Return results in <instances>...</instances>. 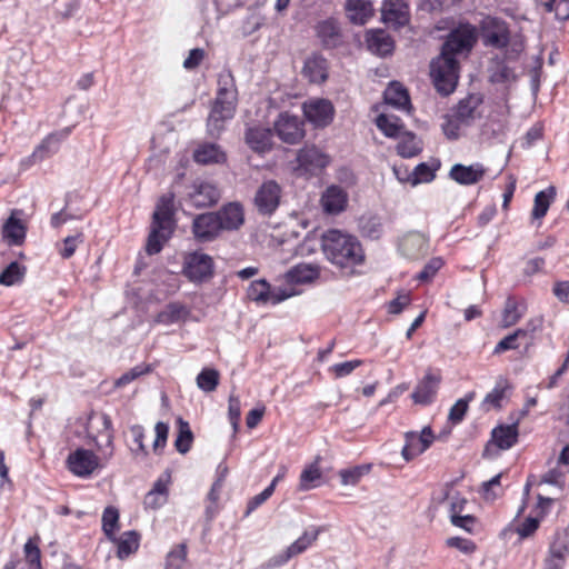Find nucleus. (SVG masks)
<instances>
[{
  "mask_svg": "<svg viewBox=\"0 0 569 569\" xmlns=\"http://www.w3.org/2000/svg\"><path fill=\"white\" fill-rule=\"evenodd\" d=\"M477 29L466 22L459 23L446 37L440 54L430 62V76L435 88L441 96L451 94L459 79V61L457 56L470 52L477 42Z\"/></svg>",
  "mask_w": 569,
  "mask_h": 569,
  "instance_id": "nucleus-1",
  "label": "nucleus"
},
{
  "mask_svg": "<svg viewBox=\"0 0 569 569\" xmlns=\"http://www.w3.org/2000/svg\"><path fill=\"white\" fill-rule=\"evenodd\" d=\"M321 250L326 259L342 270H352L365 262V250L356 236L329 229L321 236Z\"/></svg>",
  "mask_w": 569,
  "mask_h": 569,
  "instance_id": "nucleus-2",
  "label": "nucleus"
},
{
  "mask_svg": "<svg viewBox=\"0 0 569 569\" xmlns=\"http://www.w3.org/2000/svg\"><path fill=\"white\" fill-rule=\"evenodd\" d=\"M174 193L162 194L152 216L151 231L148 236L146 251L148 254H157L162 250L163 243L174 231Z\"/></svg>",
  "mask_w": 569,
  "mask_h": 569,
  "instance_id": "nucleus-3",
  "label": "nucleus"
},
{
  "mask_svg": "<svg viewBox=\"0 0 569 569\" xmlns=\"http://www.w3.org/2000/svg\"><path fill=\"white\" fill-rule=\"evenodd\" d=\"M182 274L193 283L209 281L214 274L212 257L200 251L188 253L183 259Z\"/></svg>",
  "mask_w": 569,
  "mask_h": 569,
  "instance_id": "nucleus-4",
  "label": "nucleus"
},
{
  "mask_svg": "<svg viewBox=\"0 0 569 569\" xmlns=\"http://www.w3.org/2000/svg\"><path fill=\"white\" fill-rule=\"evenodd\" d=\"M320 531L321 530L319 528L315 527H312L309 530H306L297 540H295L284 550L272 556L266 562L261 563L260 569H274L282 567L290 559L303 553L309 547H311L312 543L317 541Z\"/></svg>",
  "mask_w": 569,
  "mask_h": 569,
  "instance_id": "nucleus-5",
  "label": "nucleus"
},
{
  "mask_svg": "<svg viewBox=\"0 0 569 569\" xmlns=\"http://www.w3.org/2000/svg\"><path fill=\"white\" fill-rule=\"evenodd\" d=\"M238 99L216 97L209 117L207 119V131L212 138H218L224 130L227 121L234 117Z\"/></svg>",
  "mask_w": 569,
  "mask_h": 569,
  "instance_id": "nucleus-6",
  "label": "nucleus"
},
{
  "mask_svg": "<svg viewBox=\"0 0 569 569\" xmlns=\"http://www.w3.org/2000/svg\"><path fill=\"white\" fill-rule=\"evenodd\" d=\"M220 190L209 181L196 180L187 190L186 200L196 209L210 208L218 203Z\"/></svg>",
  "mask_w": 569,
  "mask_h": 569,
  "instance_id": "nucleus-7",
  "label": "nucleus"
},
{
  "mask_svg": "<svg viewBox=\"0 0 569 569\" xmlns=\"http://www.w3.org/2000/svg\"><path fill=\"white\" fill-rule=\"evenodd\" d=\"M295 170L300 174L316 176L329 164L330 159L316 146H305L297 152Z\"/></svg>",
  "mask_w": 569,
  "mask_h": 569,
  "instance_id": "nucleus-8",
  "label": "nucleus"
},
{
  "mask_svg": "<svg viewBox=\"0 0 569 569\" xmlns=\"http://www.w3.org/2000/svg\"><path fill=\"white\" fill-rule=\"evenodd\" d=\"M191 233L198 243L216 241L222 231L214 211L196 214L191 223Z\"/></svg>",
  "mask_w": 569,
  "mask_h": 569,
  "instance_id": "nucleus-9",
  "label": "nucleus"
},
{
  "mask_svg": "<svg viewBox=\"0 0 569 569\" xmlns=\"http://www.w3.org/2000/svg\"><path fill=\"white\" fill-rule=\"evenodd\" d=\"M281 187L274 180L263 181L257 189L253 204L259 214L270 217L280 204Z\"/></svg>",
  "mask_w": 569,
  "mask_h": 569,
  "instance_id": "nucleus-10",
  "label": "nucleus"
},
{
  "mask_svg": "<svg viewBox=\"0 0 569 569\" xmlns=\"http://www.w3.org/2000/svg\"><path fill=\"white\" fill-rule=\"evenodd\" d=\"M435 435L431 427L426 426L420 433L408 431L405 433V446L401 449L402 458L409 462L423 453L433 442Z\"/></svg>",
  "mask_w": 569,
  "mask_h": 569,
  "instance_id": "nucleus-11",
  "label": "nucleus"
},
{
  "mask_svg": "<svg viewBox=\"0 0 569 569\" xmlns=\"http://www.w3.org/2000/svg\"><path fill=\"white\" fill-rule=\"evenodd\" d=\"M442 377L439 370L428 369L423 378L417 383L411 398L415 403L428 406L436 399Z\"/></svg>",
  "mask_w": 569,
  "mask_h": 569,
  "instance_id": "nucleus-12",
  "label": "nucleus"
},
{
  "mask_svg": "<svg viewBox=\"0 0 569 569\" xmlns=\"http://www.w3.org/2000/svg\"><path fill=\"white\" fill-rule=\"evenodd\" d=\"M302 126L303 123L300 121L299 117L283 112L279 114L274 122V130L281 141L296 144L305 136Z\"/></svg>",
  "mask_w": 569,
  "mask_h": 569,
  "instance_id": "nucleus-13",
  "label": "nucleus"
},
{
  "mask_svg": "<svg viewBox=\"0 0 569 569\" xmlns=\"http://www.w3.org/2000/svg\"><path fill=\"white\" fill-rule=\"evenodd\" d=\"M303 114L316 128H325L332 122L335 108L327 99L312 100L303 104Z\"/></svg>",
  "mask_w": 569,
  "mask_h": 569,
  "instance_id": "nucleus-14",
  "label": "nucleus"
},
{
  "mask_svg": "<svg viewBox=\"0 0 569 569\" xmlns=\"http://www.w3.org/2000/svg\"><path fill=\"white\" fill-rule=\"evenodd\" d=\"M68 469L78 477H88L99 467V458L88 449L79 448L67 459Z\"/></svg>",
  "mask_w": 569,
  "mask_h": 569,
  "instance_id": "nucleus-15",
  "label": "nucleus"
},
{
  "mask_svg": "<svg viewBox=\"0 0 569 569\" xmlns=\"http://www.w3.org/2000/svg\"><path fill=\"white\" fill-rule=\"evenodd\" d=\"M214 213L218 217L221 231H238L244 224V209L238 201L224 203Z\"/></svg>",
  "mask_w": 569,
  "mask_h": 569,
  "instance_id": "nucleus-16",
  "label": "nucleus"
},
{
  "mask_svg": "<svg viewBox=\"0 0 569 569\" xmlns=\"http://www.w3.org/2000/svg\"><path fill=\"white\" fill-rule=\"evenodd\" d=\"M483 103V98L479 93L468 94L466 98L459 100V102L451 109V112L462 122L463 127H470L473 122L481 118L479 107Z\"/></svg>",
  "mask_w": 569,
  "mask_h": 569,
  "instance_id": "nucleus-17",
  "label": "nucleus"
},
{
  "mask_svg": "<svg viewBox=\"0 0 569 569\" xmlns=\"http://www.w3.org/2000/svg\"><path fill=\"white\" fill-rule=\"evenodd\" d=\"M72 128L66 127L46 136L32 152L34 160H43L60 149V144L71 134Z\"/></svg>",
  "mask_w": 569,
  "mask_h": 569,
  "instance_id": "nucleus-18",
  "label": "nucleus"
},
{
  "mask_svg": "<svg viewBox=\"0 0 569 569\" xmlns=\"http://www.w3.org/2000/svg\"><path fill=\"white\" fill-rule=\"evenodd\" d=\"M315 30L325 49H335L342 44L341 28L337 19L321 20L316 24Z\"/></svg>",
  "mask_w": 569,
  "mask_h": 569,
  "instance_id": "nucleus-19",
  "label": "nucleus"
},
{
  "mask_svg": "<svg viewBox=\"0 0 569 569\" xmlns=\"http://www.w3.org/2000/svg\"><path fill=\"white\" fill-rule=\"evenodd\" d=\"M483 42L496 49L506 48L510 42V30L505 21L490 19L483 29Z\"/></svg>",
  "mask_w": 569,
  "mask_h": 569,
  "instance_id": "nucleus-20",
  "label": "nucleus"
},
{
  "mask_svg": "<svg viewBox=\"0 0 569 569\" xmlns=\"http://www.w3.org/2000/svg\"><path fill=\"white\" fill-rule=\"evenodd\" d=\"M381 16L388 24L405 27L410 21L409 6L402 0H387L382 4Z\"/></svg>",
  "mask_w": 569,
  "mask_h": 569,
  "instance_id": "nucleus-21",
  "label": "nucleus"
},
{
  "mask_svg": "<svg viewBox=\"0 0 569 569\" xmlns=\"http://www.w3.org/2000/svg\"><path fill=\"white\" fill-rule=\"evenodd\" d=\"M366 43L370 52L379 57H387L393 52L395 41L382 29H371L366 32Z\"/></svg>",
  "mask_w": 569,
  "mask_h": 569,
  "instance_id": "nucleus-22",
  "label": "nucleus"
},
{
  "mask_svg": "<svg viewBox=\"0 0 569 569\" xmlns=\"http://www.w3.org/2000/svg\"><path fill=\"white\" fill-rule=\"evenodd\" d=\"M399 250L408 259H419L428 252V240L421 232H409L401 239Z\"/></svg>",
  "mask_w": 569,
  "mask_h": 569,
  "instance_id": "nucleus-23",
  "label": "nucleus"
},
{
  "mask_svg": "<svg viewBox=\"0 0 569 569\" xmlns=\"http://www.w3.org/2000/svg\"><path fill=\"white\" fill-rule=\"evenodd\" d=\"M246 143L251 150L264 153L272 149V131L260 126L250 127L244 133Z\"/></svg>",
  "mask_w": 569,
  "mask_h": 569,
  "instance_id": "nucleus-24",
  "label": "nucleus"
},
{
  "mask_svg": "<svg viewBox=\"0 0 569 569\" xmlns=\"http://www.w3.org/2000/svg\"><path fill=\"white\" fill-rule=\"evenodd\" d=\"M485 168L481 163L465 166L456 163L449 172V177L459 184L470 186L479 182L485 176Z\"/></svg>",
  "mask_w": 569,
  "mask_h": 569,
  "instance_id": "nucleus-25",
  "label": "nucleus"
},
{
  "mask_svg": "<svg viewBox=\"0 0 569 569\" xmlns=\"http://www.w3.org/2000/svg\"><path fill=\"white\" fill-rule=\"evenodd\" d=\"M101 429L97 437L93 438L97 449L102 453L103 458L110 459L113 456V428L112 420L107 413H101Z\"/></svg>",
  "mask_w": 569,
  "mask_h": 569,
  "instance_id": "nucleus-26",
  "label": "nucleus"
},
{
  "mask_svg": "<svg viewBox=\"0 0 569 569\" xmlns=\"http://www.w3.org/2000/svg\"><path fill=\"white\" fill-rule=\"evenodd\" d=\"M348 203L347 192L339 186H330L321 197L323 211L329 214L342 212Z\"/></svg>",
  "mask_w": 569,
  "mask_h": 569,
  "instance_id": "nucleus-27",
  "label": "nucleus"
},
{
  "mask_svg": "<svg viewBox=\"0 0 569 569\" xmlns=\"http://www.w3.org/2000/svg\"><path fill=\"white\" fill-rule=\"evenodd\" d=\"M302 73L306 78L309 79L310 82H325L328 78L327 59L319 53H313L312 56L306 59L302 68Z\"/></svg>",
  "mask_w": 569,
  "mask_h": 569,
  "instance_id": "nucleus-28",
  "label": "nucleus"
},
{
  "mask_svg": "<svg viewBox=\"0 0 569 569\" xmlns=\"http://www.w3.org/2000/svg\"><path fill=\"white\" fill-rule=\"evenodd\" d=\"M320 276L318 266L299 263L284 273V280L289 284L311 283Z\"/></svg>",
  "mask_w": 569,
  "mask_h": 569,
  "instance_id": "nucleus-29",
  "label": "nucleus"
},
{
  "mask_svg": "<svg viewBox=\"0 0 569 569\" xmlns=\"http://www.w3.org/2000/svg\"><path fill=\"white\" fill-rule=\"evenodd\" d=\"M17 212L14 210L2 226V237L10 246H21L27 236V227L16 218Z\"/></svg>",
  "mask_w": 569,
  "mask_h": 569,
  "instance_id": "nucleus-30",
  "label": "nucleus"
},
{
  "mask_svg": "<svg viewBox=\"0 0 569 569\" xmlns=\"http://www.w3.org/2000/svg\"><path fill=\"white\" fill-rule=\"evenodd\" d=\"M345 9L353 24L362 26L373 16L372 2L368 0H348Z\"/></svg>",
  "mask_w": 569,
  "mask_h": 569,
  "instance_id": "nucleus-31",
  "label": "nucleus"
},
{
  "mask_svg": "<svg viewBox=\"0 0 569 569\" xmlns=\"http://www.w3.org/2000/svg\"><path fill=\"white\" fill-rule=\"evenodd\" d=\"M193 159L201 164L224 163L227 154L217 143H202L194 150Z\"/></svg>",
  "mask_w": 569,
  "mask_h": 569,
  "instance_id": "nucleus-32",
  "label": "nucleus"
},
{
  "mask_svg": "<svg viewBox=\"0 0 569 569\" xmlns=\"http://www.w3.org/2000/svg\"><path fill=\"white\" fill-rule=\"evenodd\" d=\"M491 437L501 450H508L518 441V425H500L492 429Z\"/></svg>",
  "mask_w": 569,
  "mask_h": 569,
  "instance_id": "nucleus-33",
  "label": "nucleus"
},
{
  "mask_svg": "<svg viewBox=\"0 0 569 569\" xmlns=\"http://www.w3.org/2000/svg\"><path fill=\"white\" fill-rule=\"evenodd\" d=\"M271 284L266 279L253 280L249 283L246 296L257 306L271 305Z\"/></svg>",
  "mask_w": 569,
  "mask_h": 569,
  "instance_id": "nucleus-34",
  "label": "nucleus"
},
{
  "mask_svg": "<svg viewBox=\"0 0 569 569\" xmlns=\"http://www.w3.org/2000/svg\"><path fill=\"white\" fill-rule=\"evenodd\" d=\"M189 316V310L181 302H169L158 315L156 316V322L161 325L177 323Z\"/></svg>",
  "mask_w": 569,
  "mask_h": 569,
  "instance_id": "nucleus-35",
  "label": "nucleus"
},
{
  "mask_svg": "<svg viewBox=\"0 0 569 569\" xmlns=\"http://www.w3.org/2000/svg\"><path fill=\"white\" fill-rule=\"evenodd\" d=\"M385 101L397 109L410 107V97L407 89L399 82H391L385 91Z\"/></svg>",
  "mask_w": 569,
  "mask_h": 569,
  "instance_id": "nucleus-36",
  "label": "nucleus"
},
{
  "mask_svg": "<svg viewBox=\"0 0 569 569\" xmlns=\"http://www.w3.org/2000/svg\"><path fill=\"white\" fill-rule=\"evenodd\" d=\"M140 535L136 530L123 532L117 540H111L117 545V557L126 559L134 553L139 548Z\"/></svg>",
  "mask_w": 569,
  "mask_h": 569,
  "instance_id": "nucleus-37",
  "label": "nucleus"
},
{
  "mask_svg": "<svg viewBox=\"0 0 569 569\" xmlns=\"http://www.w3.org/2000/svg\"><path fill=\"white\" fill-rule=\"evenodd\" d=\"M510 388L508 380L500 378L493 389L487 393L482 400L481 407L485 411H489L491 408L501 409L502 400L506 397V391Z\"/></svg>",
  "mask_w": 569,
  "mask_h": 569,
  "instance_id": "nucleus-38",
  "label": "nucleus"
},
{
  "mask_svg": "<svg viewBox=\"0 0 569 569\" xmlns=\"http://www.w3.org/2000/svg\"><path fill=\"white\" fill-rule=\"evenodd\" d=\"M376 124L389 138H400L406 131L401 120L395 116L381 113L377 117Z\"/></svg>",
  "mask_w": 569,
  "mask_h": 569,
  "instance_id": "nucleus-39",
  "label": "nucleus"
},
{
  "mask_svg": "<svg viewBox=\"0 0 569 569\" xmlns=\"http://www.w3.org/2000/svg\"><path fill=\"white\" fill-rule=\"evenodd\" d=\"M556 196V188L550 186L545 190L539 191L535 196L533 208L531 211L532 219H542Z\"/></svg>",
  "mask_w": 569,
  "mask_h": 569,
  "instance_id": "nucleus-40",
  "label": "nucleus"
},
{
  "mask_svg": "<svg viewBox=\"0 0 569 569\" xmlns=\"http://www.w3.org/2000/svg\"><path fill=\"white\" fill-rule=\"evenodd\" d=\"M422 150L421 142L416 134L410 131H403L400 141L397 144V153L402 158H413Z\"/></svg>",
  "mask_w": 569,
  "mask_h": 569,
  "instance_id": "nucleus-41",
  "label": "nucleus"
},
{
  "mask_svg": "<svg viewBox=\"0 0 569 569\" xmlns=\"http://www.w3.org/2000/svg\"><path fill=\"white\" fill-rule=\"evenodd\" d=\"M359 229L363 237L377 240L382 236L381 219L376 214H363L359 218Z\"/></svg>",
  "mask_w": 569,
  "mask_h": 569,
  "instance_id": "nucleus-42",
  "label": "nucleus"
},
{
  "mask_svg": "<svg viewBox=\"0 0 569 569\" xmlns=\"http://www.w3.org/2000/svg\"><path fill=\"white\" fill-rule=\"evenodd\" d=\"M177 425L178 435L174 440V447L178 452L184 455L191 449L193 442V433L191 431L189 422L186 421L182 417L177 418Z\"/></svg>",
  "mask_w": 569,
  "mask_h": 569,
  "instance_id": "nucleus-43",
  "label": "nucleus"
},
{
  "mask_svg": "<svg viewBox=\"0 0 569 569\" xmlns=\"http://www.w3.org/2000/svg\"><path fill=\"white\" fill-rule=\"evenodd\" d=\"M543 326V317L536 316L530 318L522 328H518L516 332H519L518 338L522 341L526 349H529L535 342V335L540 331Z\"/></svg>",
  "mask_w": 569,
  "mask_h": 569,
  "instance_id": "nucleus-44",
  "label": "nucleus"
},
{
  "mask_svg": "<svg viewBox=\"0 0 569 569\" xmlns=\"http://www.w3.org/2000/svg\"><path fill=\"white\" fill-rule=\"evenodd\" d=\"M217 84L216 97L238 99L234 77L230 69H224L218 74Z\"/></svg>",
  "mask_w": 569,
  "mask_h": 569,
  "instance_id": "nucleus-45",
  "label": "nucleus"
},
{
  "mask_svg": "<svg viewBox=\"0 0 569 569\" xmlns=\"http://www.w3.org/2000/svg\"><path fill=\"white\" fill-rule=\"evenodd\" d=\"M167 497V485L161 479H158L154 482L153 488L147 493L144 505L151 509H158L166 503Z\"/></svg>",
  "mask_w": 569,
  "mask_h": 569,
  "instance_id": "nucleus-46",
  "label": "nucleus"
},
{
  "mask_svg": "<svg viewBox=\"0 0 569 569\" xmlns=\"http://www.w3.org/2000/svg\"><path fill=\"white\" fill-rule=\"evenodd\" d=\"M102 531L109 540H117L116 530L119 528V511L116 507L109 506L102 513Z\"/></svg>",
  "mask_w": 569,
  "mask_h": 569,
  "instance_id": "nucleus-47",
  "label": "nucleus"
},
{
  "mask_svg": "<svg viewBox=\"0 0 569 569\" xmlns=\"http://www.w3.org/2000/svg\"><path fill=\"white\" fill-rule=\"evenodd\" d=\"M219 371L213 368H203L197 376V386L204 392H212L219 385Z\"/></svg>",
  "mask_w": 569,
  "mask_h": 569,
  "instance_id": "nucleus-48",
  "label": "nucleus"
},
{
  "mask_svg": "<svg viewBox=\"0 0 569 569\" xmlns=\"http://www.w3.org/2000/svg\"><path fill=\"white\" fill-rule=\"evenodd\" d=\"M523 313L525 311L519 308L517 300L513 297H508L502 312V327L508 328L516 325Z\"/></svg>",
  "mask_w": 569,
  "mask_h": 569,
  "instance_id": "nucleus-49",
  "label": "nucleus"
},
{
  "mask_svg": "<svg viewBox=\"0 0 569 569\" xmlns=\"http://www.w3.org/2000/svg\"><path fill=\"white\" fill-rule=\"evenodd\" d=\"M26 270L24 266H21L17 261H12L0 273V283L4 286H13L22 281Z\"/></svg>",
  "mask_w": 569,
  "mask_h": 569,
  "instance_id": "nucleus-50",
  "label": "nucleus"
},
{
  "mask_svg": "<svg viewBox=\"0 0 569 569\" xmlns=\"http://www.w3.org/2000/svg\"><path fill=\"white\" fill-rule=\"evenodd\" d=\"M516 79L512 68H510L503 60H498L493 63L490 70V82L492 83H507Z\"/></svg>",
  "mask_w": 569,
  "mask_h": 569,
  "instance_id": "nucleus-51",
  "label": "nucleus"
},
{
  "mask_svg": "<svg viewBox=\"0 0 569 569\" xmlns=\"http://www.w3.org/2000/svg\"><path fill=\"white\" fill-rule=\"evenodd\" d=\"M370 470V465L355 466L352 468L341 469L339 471V477L343 486H356L365 475L369 473Z\"/></svg>",
  "mask_w": 569,
  "mask_h": 569,
  "instance_id": "nucleus-52",
  "label": "nucleus"
},
{
  "mask_svg": "<svg viewBox=\"0 0 569 569\" xmlns=\"http://www.w3.org/2000/svg\"><path fill=\"white\" fill-rule=\"evenodd\" d=\"M321 470L317 463H311L300 475L299 489L302 491L310 490L318 486L317 481L321 479Z\"/></svg>",
  "mask_w": 569,
  "mask_h": 569,
  "instance_id": "nucleus-53",
  "label": "nucleus"
},
{
  "mask_svg": "<svg viewBox=\"0 0 569 569\" xmlns=\"http://www.w3.org/2000/svg\"><path fill=\"white\" fill-rule=\"evenodd\" d=\"M475 398V392H468L463 398L458 399L455 405L450 408L448 419L451 423H460L468 410L469 402Z\"/></svg>",
  "mask_w": 569,
  "mask_h": 569,
  "instance_id": "nucleus-54",
  "label": "nucleus"
},
{
  "mask_svg": "<svg viewBox=\"0 0 569 569\" xmlns=\"http://www.w3.org/2000/svg\"><path fill=\"white\" fill-rule=\"evenodd\" d=\"M555 558L567 560L569 556V537L566 532H557L553 541L549 546V551Z\"/></svg>",
  "mask_w": 569,
  "mask_h": 569,
  "instance_id": "nucleus-55",
  "label": "nucleus"
},
{
  "mask_svg": "<svg viewBox=\"0 0 569 569\" xmlns=\"http://www.w3.org/2000/svg\"><path fill=\"white\" fill-rule=\"evenodd\" d=\"M130 433L132 436L133 445L130 447L131 452L136 457L146 458L148 456L147 447L144 446V428L141 425H133L129 428Z\"/></svg>",
  "mask_w": 569,
  "mask_h": 569,
  "instance_id": "nucleus-56",
  "label": "nucleus"
},
{
  "mask_svg": "<svg viewBox=\"0 0 569 569\" xmlns=\"http://www.w3.org/2000/svg\"><path fill=\"white\" fill-rule=\"evenodd\" d=\"M566 466L559 465V460L557 461V466L549 471H547L542 477L540 482L548 483L552 486H557L559 488H563L566 483Z\"/></svg>",
  "mask_w": 569,
  "mask_h": 569,
  "instance_id": "nucleus-57",
  "label": "nucleus"
},
{
  "mask_svg": "<svg viewBox=\"0 0 569 569\" xmlns=\"http://www.w3.org/2000/svg\"><path fill=\"white\" fill-rule=\"evenodd\" d=\"M187 559V545L179 543L171 551L168 552L166 558V567L172 569H181Z\"/></svg>",
  "mask_w": 569,
  "mask_h": 569,
  "instance_id": "nucleus-58",
  "label": "nucleus"
},
{
  "mask_svg": "<svg viewBox=\"0 0 569 569\" xmlns=\"http://www.w3.org/2000/svg\"><path fill=\"white\" fill-rule=\"evenodd\" d=\"M151 370L152 369H151L150 365H143V363L138 365V366L131 368L130 370H128L127 372H124L123 375H121L116 380L114 386L118 388L124 387L128 383L138 379L139 377H141L146 373H149Z\"/></svg>",
  "mask_w": 569,
  "mask_h": 569,
  "instance_id": "nucleus-59",
  "label": "nucleus"
},
{
  "mask_svg": "<svg viewBox=\"0 0 569 569\" xmlns=\"http://www.w3.org/2000/svg\"><path fill=\"white\" fill-rule=\"evenodd\" d=\"M228 417L233 429V435L239 430L241 418V402L238 396L230 395L228 400Z\"/></svg>",
  "mask_w": 569,
  "mask_h": 569,
  "instance_id": "nucleus-60",
  "label": "nucleus"
},
{
  "mask_svg": "<svg viewBox=\"0 0 569 569\" xmlns=\"http://www.w3.org/2000/svg\"><path fill=\"white\" fill-rule=\"evenodd\" d=\"M462 122L458 121L452 112L445 116V121L442 123L443 134L449 140H457L460 137V128L462 127Z\"/></svg>",
  "mask_w": 569,
  "mask_h": 569,
  "instance_id": "nucleus-61",
  "label": "nucleus"
},
{
  "mask_svg": "<svg viewBox=\"0 0 569 569\" xmlns=\"http://www.w3.org/2000/svg\"><path fill=\"white\" fill-rule=\"evenodd\" d=\"M82 242H83V233L82 232H77L73 236L66 237L63 239V246L59 250V254L63 259H70L74 254L78 244L82 243Z\"/></svg>",
  "mask_w": 569,
  "mask_h": 569,
  "instance_id": "nucleus-62",
  "label": "nucleus"
},
{
  "mask_svg": "<svg viewBox=\"0 0 569 569\" xmlns=\"http://www.w3.org/2000/svg\"><path fill=\"white\" fill-rule=\"evenodd\" d=\"M443 266V260L440 257H435L430 259L422 270L417 274V280L426 282L431 280L436 273L440 270V268Z\"/></svg>",
  "mask_w": 569,
  "mask_h": 569,
  "instance_id": "nucleus-63",
  "label": "nucleus"
},
{
  "mask_svg": "<svg viewBox=\"0 0 569 569\" xmlns=\"http://www.w3.org/2000/svg\"><path fill=\"white\" fill-rule=\"evenodd\" d=\"M156 439L153 441V451L157 455H160L162 449L167 445L168 435H169V426L166 422L159 421L154 426Z\"/></svg>",
  "mask_w": 569,
  "mask_h": 569,
  "instance_id": "nucleus-64",
  "label": "nucleus"
}]
</instances>
